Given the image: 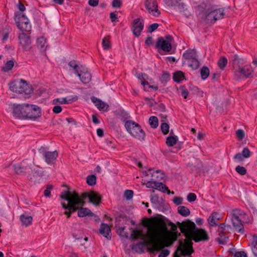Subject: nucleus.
Here are the masks:
<instances>
[{
	"instance_id": "nucleus-1",
	"label": "nucleus",
	"mask_w": 257,
	"mask_h": 257,
	"mask_svg": "<svg viewBox=\"0 0 257 257\" xmlns=\"http://www.w3.org/2000/svg\"><path fill=\"white\" fill-rule=\"evenodd\" d=\"M158 216L144 220L143 225L148 229L146 233L140 230L130 229L131 238L133 240L140 238L143 240L132 245L133 250L142 253L145 246L148 247L151 253L161 250V215L158 214Z\"/></svg>"
},
{
	"instance_id": "nucleus-2",
	"label": "nucleus",
	"mask_w": 257,
	"mask_h": 257,
	"mask_svg": "<svg viewBox=\"0 0 257 257\" xmlns=\"http://www.w3.org/2000/svg\"><path fill=\"white\" fill-rule=\"evenodd\" d=\"M177 225L186 238L179 240V245L173 254L174 257L189 255L193 252L192 240L198 242L207 241L209 239V235L205 229L196 228L195 224L188 219L182 222H177Z\"/></svg>"
},
{
	"instance_id": "nucleus-3",
	"label": "nucleus",
	"mask_w": 257,
	"mask_h": 257,
	"mask_svg": "<svg viewBox=\"0 0 257 257\" xmlns=\"http://www.w3.org/2000/svg\"><path fill=\"white\" fill-rule=\"evenodd\" d=\"M60 197L68 202L67 204L61 203L62 208L65 210L64 214L67 218H70L71 214L77 211L78 205H85L84 199L86 198H88L89 202L96 205H98L101 200L100 195L94 191L84 192L79 195L76 191H63Z\"/></svg>"
},
{
	"instance_id": "nucleus-4",
	"label": "nucleus",
	"mask_w": 257,
	"mask_h": 257,
	"mask_svg": "<svg viewBox=\"0 0 257 257\" xmlns=\"http://www.w3.org/2000/svg\"><path fill=\"white\" fill-rule=\"evenodd\" d=\"M177 226L171 222L166 217L162 215V257H166L170 254V250L165 247L172 245L180 233L175 232Z\"/></svg>"
},
{
	"instance_id": "nucleus-5",
	"label": "nucleus",
	"mask_w": 257,
	"mask_h": 257,
	"mask_svg": "<svg viewBox=\"0 0 257 257\" xmlns=\"http://www.w3.org/2000/svg\"><path fill=\"white\" fill-rule=\"evenodd\" d=\"M13 114L14 117L22 119L35 120L41 116V109L37 105L24 103L14 104Z\"/></svg>"
},
{
	"instance_id": "nucleus-6",
	"label": "nucleus",
	"mask_w": 257,
	"mask_h": 257,
	"mask_svg": "<svg viewBox=\"0 0 257 257\" xmlns=\"http://www.w3.org/2000/svg\"><path fill=\"white\" fill-rule=\"evenodd\" d=\"M199 7L205 10V11L203 13V16L208 21L215 22L218 20L223 19L225 15L224 9L223 8L213 9L210 8L207 4L204 3L200 5Z\"/></svg>"
},
{
	"instance_id": "nucleus-7",
	"label": "nucleus",
	"mask_w": 257,
	"mask_h": 257,
	"mask_svg": "<svg viewBox=\"0 0 257 257\" xmlns=\"http://www.w3.org/2000/svg\"><path fill=\"white\" fill-rule=\"evenodd\" d=\"M127 131L134 138L139 140H144L145 133L140 125L132 120H127L124 124Z\"/></svg>"
},
{
	"instance_id": "nucleus-8",
	"label": "nucleus",
	"mask_w": 257,
	"mask_h": 257,
	"mask_svg": "<svg viewBox=\"0 0 257 257\" xmlns=\"http://www.w3.org/2000/svg\"><path fill=\"white\" fill-rule=\"evenodd\" d=\"M15 20L18 28L21 31L29 32L31 30V25L29 20L23 13H16Z\"/></svg>"
},
{
	"instance_id": "nucleus-9",
	"label": "nucleus",
	"mask_w": 257,
	"mask_h": 257,
	"mask_svg": "<svg viewBox=\"0 0 257 257\" xmlns=\"http://www.w3.org/2000/svg\"><path fill=\"white\" fill-rule=\"evenodd\" d=\"M244 211L236 209L233 211L231 221L235 229L240 233H243L244 230L241 220V217L245 215Z\"/></svg>"
},
{
	"instance_id": "nucleus-10",
	"label": "nucleus",
	"mask_w": 257,
	"mask_h": 257,
	"mask_svg": "<svg viewBox=\"0 0 257 257\" xmlns=\"http://www.w3.org/2000/svg\"><path fill=\"white\" fill-rule=\"evenodd\" d=\"M173 41V38L170 35H167L164 37H162V55H165L168 53L169 54H174L175 49H173L172 42Z\"/></svg>"
},
{
	"instance_id": "nucleus-11",
	"label": "nucleus",
	"mask_w": 257,
	"mask_h": 257,
	"mask_svg": "<svg viewBox=\"0 0 257 257\" xmlns=\"http://www.w3.org/2000/svg\"><path fill=\"white\" fill-rule=\"evenodd\" d=\"M234 70V76L237 79H243L244 77L247 78L253 72L251 67L248 66H244L243 67L238 66Z\"/></svg>"
},
{
	"instance_id": "nucleus-12",
	"label": "nucleus",
	"mask_w": 257,
	"mask_h": 257,
	"mask_svg": "<svg viewBox=\"0 0 257 257\" xmlns=\"http://www.w3.org/2000/svg\"><path fill=\"white\" fill-rule=\"evenodd\" d=\"M14 167L17 174H25L33 172L32 168L27 161H23L20 164L14 165Z\"/></svg>"
},
{
	"instance_id": "nucleus-13",
	"label": "nucleus",
	"mask_w": 257,
	"mask_h": 257,
	"mask_svg": "<svg viewBox=\"0 0 257 257\" xmlns=\"http://www.w3.org/2000/svg\"><path fill=\"white\" fill-rule=\"evenodd\" d=\"M230 228L229 225H226L225 223L219 224L218 232L220 237L217 238V240L220 244H224L227 241L228 237L225 236L224 233L228 232V229Z\"/></svg>"
},
{
	"instance_id": "nucleus-14",
	"label": "nucleus",
	"mask_w": 257,
	"mask_h": 257,
	"mask_svg": "<svg viewBox=\"0 0 257 257\" xmlns=\"http://www.w3.org/2000/svg\"><path fill=\"white\" fill-rule=\"evenodd\" d=\"M145 8L154 16H157L160 14L158 9L157 1L156 0H146L145 3Z\"/></svg>"
},
{
	"instance_id": "nucleus-15",
	"label": "nucleus",
	"mask_w": 257,
	"mask_h": 257,
	"mask_svg": "<svg viewBox=\"0 0 257 257\" xmlns=\"http://www.w3.org/2000/svg\"><path fill=\"white\" fill-rule=\"evenodd\" d=\"M79 71L77 73V75L83 83H88L91 79L90 73L87 71L86 68L82 65L79 67Z\"/></svg>"
},
{
	"instance_id": "nucleus-16",
	"label": "nucleus",
	"mask_w": 257,
	"mask_h": 257,
	"mask_svg": "<svg viewBox=\"0 0 257 257\" xmlns=\"http://www.w3.org/2000/svg\"><path fill=\"white\" fill-rule=\"evenodd\" d=\"M19 39L23 48L25 50H29L31 43L29 34L22 33L19 35Z\"/></svg>"
},
{
	"instance_id": "nucleus-17",
	"label": "nucleus",
	"mask_w": 257,
	"mask_h": 257,
	"mask_svg": "<svg viewBox=\"0 0 257 257\" xmlns=\"http://www.w3.org/2000/svg\"><path fill=\"white\" fill-rule=\"evenodd\" d=\"M144 28L143 21L141 22L140 18H137L134 20L133 23V34L137 37L140 35L142 31Z\"/></svg>"
},
{
	"instance_id": "nucleus-18",
	"label": "nucleus",
	"mask_w": 257,
	"mask_h": 257,
	"mask_svg": "<svg viewBox=\"0 0 257 257\" xmlns=\"http://www.w3.org/2000/svg\"><path fill=\"white\" fill-rule=\"evenodd\" d=\"M143 173L145 176H151V178L150 181H159V179L161 176L160 170H155L154 168H149L148 171H144Z\"/></svg>"
},
{
	"instance_id": "nucleus-19",
	"label": "nucleus",
	"mask_w": 257,
	"mask_h": 257,
	"mask_svg": "<svg viewBox=\"0 0 257 257\" xmlns=\"http://www.w3.org/2000/svg\"><path fill=\"white\" fill-rule=\"evenodd\" d=\"M251 152L247 148L245 147L242 151L241 153H237L234 156V159L237 161L242 162L244 159L248 158L250 157Z\"/></svg>"
},
{
	"instance_id": "nucleus-20",
	"label": "nucleus",
	"mask_w": 257,
	"mask_h": 257,
	"mask_svg": "<svg viewBox=\"0 0 257 257\" xmlns=\"http://www.w3.org/2000/svg\"><path fill=\"white\" fill-rule=\"evenodd\" d=\"M44 156L46 162L48 164H53L58 157V153L56 151L53 152H45Z\"/></svg>"
},
{
	"instance_id": "nucleus-21",
	"label": "nucleus",
	"mask_w": 257,
	"mask_h": 257,
	"mask_svg": "<svg viewBox=\"0 0 257 257\" xmlns=\"http://www.w3.org/2000/svg\"><path fill=\"white\" fill-rule=\"evenodd\" d=\"M77 99L78 97L76 95L74 96H68L67 97L59 98L54 99L53 100V103L56 104L57 102H59L60 104H68L75 101Z\"/></svg>"
},
{
	"instance_id": "nucleus-22",
	"label": "nucleus",
	"mask_w": 257,
	"mask_h": 257,
	"mask_svg": "<svg viewBox=\"0 0 257 257\" xmlns=\"http://www.w3.org/2000/svg\"><path fill=\"white\" fill-rule=\"evenodd\" d=\"M84 205H78V216L80 217H84L86 216H93L94 213L87 208L83 207Z\"/></svg>"
},
{
	"instance_id": "nucleus-23",
	"label": "nucleus",
	"mask_w": 257,
	"mask_h": 257,
	"mask_svg": "<svg viewBox=\"0 0 257 257\" xmlns=\"http://www.w3.org/2000/svg\"><path fill=\"white\" fill-rule=\"evenodd\" d=\"M110 231V228L107 224L104 223L101 224L99 229V232L103 236L107 238V239H110L111 236L109 235V233Z\"/></svg>"
},
{
	"instance_id": "nucleus-24",
	"label": "nucleus",
	"mask_w": 257,
	"mask_h": 257,
	"mask_svg": "<svg viewBox=\"0 0 257 257\" xmlns=\"http://www.w3.org/2000/svg\"><path fill=\"white\" fill-rule=\"evenodd\" d=\"M91 100L100 110L107 109L108 105L102 101L100 99H98L94 96H92L91 98Z\"/></svg>"
},
{
	"instance_id": "nucleus-25",
	"label": "nucleus",
	"mask_w": 257,
	"mask_h": 257,
	"mask_svg": "<svg viewBox=\"0 0 257 257\" xmlns=\"http://www.w3.org/2000/svg\"><path fill=\"white\" fill-rule=\"evenodd\" d=\"M151 202L153 206L156 208H159L161 207V200L159 195L153 191L151 194Z\"/></svg>"
},
{
	"instance_id": "nucleus-26",
	"label": "nucleus",
	"mask_w": 257,
	"mask_h": 257,
	"mask_svg": "<svg viewBox=\"0 0 257 257\" xmlns=\"http://www.w3.org/2000/svg\"><path fill=\"white\" fill-rule=\"evenodd\" d=\"M22 79L16 80L10 84V88L11 90L16 93H20L22 91L21 87L22 86Z\"/></svg>"
},
{
	"instance_id": "nucleus-27",
	"label": "nucleus",
	"mask_w": 257,
	"mask_h": 257,
	"mask_svg": "<svg viewBox=\"0 0 257 257\" xmlns=\"http://www.w3.org/2000/svg\"><path fill=\"white\" fill-rule=\"evenodd\" d=\"M21 89H22V91H20V94H29L33 91L32 86L26 81L23 80H22Z\"/></svg>"
},
{
	"instance_id": "nucleus-28",
	"label": "nucleus",
	"mask_w": 257,
	"mask_h": 257,
	"mask_svg": "<svg viewBox=\"0 0 257 257\" xmlns=\"http://www.w3.org/2000/svg\"><path fill=\"white\" fill-rule=\"evenodd\" d=\"M46 39L44 37H41L37 39V47L42 52H45L48 45L46 44Z\"/></svg>"
},
{
	"instance_id": "nucleus-29",
	"label": "nucleus",
	"mask_w": 257,
	"mask_h": 257,
	"mask_svg": "<svg viewBox=\"0 0 257 257\" xmlns=\"http://www.w3.org/2000/svg\"><path fill=\"white\" fill-rule=\"evenodd\" d=\"M220 218L219 215L218 213L214 212L211 213V215L208 219V221L211 226H215L218 225L217 220Z\"/></svg>"
},
{
	"instance_id": "nucleus-30",
	"label": "nucleus",
	"mask_w": 257,
	"mask_h": 257,
	"mask_svg": "<svg viewBox=\"0 0 257 257\" xmlns=\"http://www.w3.org/2000/svg\"><path fill=\"white\" fill-rule=\"evenodd\" d=\"M183 57L185 59L192 60L197 57V56L194 50H188L183 54Z\"/></svg>"
},
{
	"instance_id": "nucleus-31",
	"label": "nucleus",
	"mask_w": 257,
	"mask_h": 257,
	"mask_svg": "<svg viewBox=\"0 0 257 257\" xmlns=\"http://www.w3.org/2000/svg\"><path fill=\"white\" fill-rule=\"evenodd\" d=\"M146 185L148 188H152L161 191V182L159 181H148Z\"/></svg>"
},
{
	"instance_id": "nucleus-32",
	"label": "nucleus",
	"mask_w": 257,
	"mask_h": 257,
	"mask_svg": "<svg viewBox=\"0 0 257 257\" xmlns=\"http://www.w3.org/2000/svg\"><path fill=\"white\" fill-rule=\"evenodd\" d=\"M163 118L166 119L167 116H163L162 115V133L164 135H167L169 132L170 126L168 123L164 122V120Z\"/></svg>"
},
{
	"instance_id": "nucleus-33",
	"label": "nucleus",
	"mask_w": 257,
	"mask_h": 257,
	"mask_svg": "<svg viewBox=\"0 0 257 257\" xmlns=\"http://www.w3.org/2000/svg\"><path fill=\"white\" fill-rule=\"evenodd\" d=\"M251 248L253 255L257 257V234H254L252 236Z\"/></svg>"
},
{
	"instance_id": "nucleus-34",
	"label": "nucleus",
	"mask_w": 257,
	"mask_h": 257,
	"mask_svg": "<svg viewBox=\"0 0 257 257\" xmlns=\"http://www.w3.org/2000/svg\"><path fill=\"white\" fill-rule=\"evenodd\" d=\"M20 220L24 225L27 226L32 223L33 218L31 216L22 214L20 216Z\"/></svg>"
},
{
	"instance_id": "nucleus-35",
	"label": "nucleus",
	"mask_w": 257,
	"mask_h": 257,
	"mask_svg": "<svg viewBox=\"0 0 257 257\" xmlns=\"http://www.w3.org/2000/svg\"><path fill=\"white\" fill-rule=\"evenodd\" d=\"M178 213L183 216H187L190 214V210L184 206H179L178 207Z\"/></svg>"
},
{
	"instance_id": "nucleus-36",
	"label": "nucleus",
	"mask_w": 257,
	"mask_h": 257,
	"mask_svg": "<svg viewBox=\"0 0 257 257\" xmlns=\"http://www.w3.org/2000/svg\"><path fill=\"white\" fill-rule=\"evenodd\" d=\"M184 73L181 71H177L174 74L173 79L177 82H180L181 81L184 80Z\"/></svg>"
},
{
	"instance_id": "nucleus-37",
	"label": "nucleus",
	"mask_w": 257,
	"mask_h": 257,
	"mask_svg": "<svg viewBox=\"0 0 257 257\" xmlns=\"http://www.w3.org/2000/svg\"><path fill=\"white\" fill-rule=\"evenodd\" d=\"M149 123L152 128H156L159 125L158 118L156 116H152L149 119Z\"/></svg>"
},
{
	"instance_id": "nucleus-38",
	"label": "nucleus",
	"mask_w": 257,
	"mask_h": 257,
	"mask_svg": "<svg viewBox=\"0 0 257 257\" xmlns=\"http://www.w3.org/2000/svg\"><path fill=\"white\" fill-rule=\"evenodd\" d=\"M178 138L176 136H169L167 138L166 143L168 146L171 147L175 145L177 142Z\"/></svg>"
},
{
	"instance_id": "nucleus-39",
	"label": "nucleus",
	"mask_w": 257,
	"mask_h": 257,
	"mask_svg": "<svg viewBox=\"0 0 257 257\" xmlns=\"http://www.w3.org/2000/svg\"><path fill=\"white\" fill-rule=\"evenodd\" d=\"M209 69L207 67L203 66L200 70L201 78L203 80L206 79L209 75Z\"/></svg>"
},
{
	"instance_id": "nucleus-40",
	"label": "nucleus",
	"mask_w": 257,
	"mask_h": 257,
	"mask_svg": "<svg viewBox=\"0 0 257 257\" xmlns=\"http://www.w3.org/2000/svg\"><path fill=\"white\" fill-rule=\"evenodd\" d=\"M102 45L104 50H108L110 48L111 44L109 40V36L104 37L102 39Z\"/></svg>"
},
{
	"instance_id": "nucleus-41",
	"label": "nucleus",
	"mask_w": 257,
	"mask_h": 257,
	"mask_svg": "<svg viewBox=\"0 0 257 257\" xmlns=\"http://www.w3.org/2000/svg\"><path fill=\"white\" fill-rule=\"evenodd\" d=\"M227 59L225 57H222L219 59L217 64L221 70H223L227 65Z\"/></svg>"
},
{
	"instance_id": "nucleus-42",
	"label": "nucleus",
	"mask_w": 257,
	"mask_h": 257,
	"mask_svg": "<svg viewBox=\"0 0 257 257\" xmlns=\"http://www.w3.org/2000/svg\"><path fill=\"white\" fill-rule=\"evenodd\" d=\"M87 183L90 186H93L96 184V177L94 175H89L86 179Z\"/></svg>"
},
{
	"instance_id": "nucleus-43",
	"label": "nucleus",
	"mask_w": 257,
	"mask_h": 257,
	"mask_svg": "<svg viewBox=\"0 0 257 257\" xmlns=\"http://www.w3.org/2000/svg\"><path fill=\"white\" fill-rule=\"evenodd\" d=\"M179 9L181 12L183 13L186 17H188L191 15V12L185 8L184 4H179Z\"/></svg>"
},
{
	"instance_id": "nucleus-44",
	"label": "nucleus",
	"mask_w": 257,
	"mask_h": 257,
	"mask_svg": "<svg viewBox=\"0 0 257 257\" xmlns=\"http://www.w3.org/2000/svg\"><path fill=\"white\" fill-rule=\"evenodd\" d=\"M14 65V62L13 60H9L5 65L3 69L5 71H8L12 69Z\"/></svg>"
},
{
	"instance_id": "nucleus-45",
	"label": "nucleus",
	"mask_w": 257,
	"mask_h": 257,
	"mask_svg": "<svg viewBox=\"0 0 257 257\" xmlns=\"http://www.w3.org/2000/svg\"><path fill=\"white\" fill-rule=\"evenodd\" d=\"M68 65L70 67L73 68V69L75 70V72L76 74H77V73L79 72V67H80V66H78L77 65L76 61H75V60L71 61L69 63Z\"/></svg>"
},
{
	"instance_id": "nucleus-46",
	"label": "nucleus",
	"mask_w": 257,
	"mask_h": 257,
	"mask_svg": "<svg viewBox=\"0 0 257 257\" xmlns=\"http://www.w3.org/2000/svg\"><path fill=\"white\" fill-rule=\"evenodd\" d=\"M191 60V62L189 64V66L191 67L193 69H197L199 66L200 63L197 57Z\"/></svg>"
},
{
	"instance_id": "nucleus-47",
	"label": "nucleus",
	"mask_w": 257,
	"mask_h": 257,
	"mask_svg": "<svg viewBox=\"0 0 257 257\" xmlns=\"http://www.w3.org/2000/svg\"><path fill=\"white\" fill-rule=\"evenodd\" d=\"M235 171L241 175H244L246 173V169L240 166H236L235 168Z\"/></svg>"
},
{
	"instance_id": "nucleus-48",
	"label": "nucleus",
	"mask_w": 257,
	"mask_h": 257,
	"mask_svg": "<svg viewBox=\"0 0 257 257\" xmlns=\"http://www.w3.org/2000/svg\"><path fill=\"white\" fill-rule=\"evenodd\" d=\"M124 227H118L117 229V233L119 235L123 236L125 238H128V234L124 232Z\"/></svg>"
},
{
	"instance_id": "nucleus-49",
	"label": "nucleus",
	"mask_w": 257,
	"mask_h": 257,
	"mask_svg": "<svg viewBox=\"0 0 257 257\" xmlns=\"http://www.w3.org/2000/svg\"><path fill=\"white\" fill-rule=\"evenodd\" d=\"M134 195V192L132 190H126L124 193V196L128 200L132 199Z\"/></svg>"
},
{
	"instance_id": "nucleus-50",
	"label": "nucleus",
	"mask_w": 257,
	"mask_h": 257,
	"mask_svg": "<svg viewBox=\"0 0 257 257\" xmlns=\"http://www.w3.org/2000/svg\"><path fill=\"white\" fill-rule=\"evenodd\" d=\"M240 60V59L237 55H234L233 56V59L232 60L233 69L236 68V67L239 66L238 64Z\"/></svg>"
},
{
	"instance_id": "nucleus-51",
	"label": "nucleus",
	"mask_w": 257,
	"mask_h": 257,
	"mask_svg": "<svg viewBox=\"0 0 257 257\" xmlns=\"http://www.w3.org/2000/svg\"><path fill=\"white\" fill-rule=\"evenodd\" d=\"M180 90H181V93L184 99H186L189 94V92L187 89L183 86L180 87Z\"/></svg>"
},
{
	"instance_id": "nucleus-52",
	"label": "nucleus",
	"mask_w": 257,
	"mask_h": 257,
	"mask_svg": "<svg viewBox=\"0 0 257 257\" xmlns=\"http://www.w3.org/2000/svg\"><path fill=\"white\" fill-rule=\"evenodd\" d=\"M159 25L157 23H154L152 25H151L147 30V32L149 33H151L153 32L155 30H156L158 27Z\"/></svg>"
},
{
	"instance_id": "nucleus-53",
	"label": "nucleus",
	"mask_w": 257,
	"mask_h": 257,
	"mask_svg": "<svg viewBox=\"0 0 257 257\" xmlns=\"http://www.w3.org/2000/svg\"><path fill=\"white\" fill-rule=\"evenodd\" d=\"M236 137L239 140H242L244 137V131L241 129L237 130L236 132Z\"/></svg>"
},
{
	"instance_id": "nucleus-54",
	"label": "nucleus",
	"mask_w": 257,
	"mask_h": 257,
	"mask_svg": "<svg viewBox=\"0 0 257 257\" xmlns=\"http://www.w3.org/2000/svg\"><path fill=\"white\" fill-rule=\"evenodd\" d=\"M197 197L195 194L189 193L187 197V199L189 202H193L196 200Z\"/></svg>"
},
{
	"instance_id": "nucleus-55",
	"label": "nucleus",
	"mask_w": 257,
	"mask_h": 257,
	"mask_svg": "<svg viewBox=\"0 0 257 257\" xmlns=\"http://www.w3.org/2000/svg\"><path fill=\"white\" fill-rule=\"evenodd\" d=\"M53 186L51 184H47L46 189L44 191V194L45 196L49 197L50 195V190L52 189Z\"/></svg>"
},
{
	"instance_id": "nucleus-56",
	"label": "nucleus",
	"mask_w": 257,
	"mask_h": 257,
	"mask_svg": "<svg viewBox=\"0 0 257 257\" xmlns=\"http://www.w3.org/2000/svg\"><path fill=\"white\" fill-rule=\"evenodd\" d=\"M179 0H170L169 1H168L167 0H164V2L165 3L169 6H175L177 4H179Z\"/></svg>"
},
{
	"instance_id": "nucleus-57",
	"label": "nucleus",
	"mask_w": 257,
	"mask_h": 257,
	"mask_svg": "<svg viewBox=\"0 0 257 257\" xmlns=\"http://www.w3.org/2000/svg\"><path fill=\"white\" fill-rule=\"evenodd\" d=\"M122 5L121 1L120 0H113L112 2V7L115 8H119Z\"/></svg>"
},
{
	"instance_id": "nucleus-58",
	"label": "nucleus",
	"mask_w": 257,
	"mask_h": 257,
	"mask_svg": "<svg viewBox=\"0 0 257 257\" xmlns=\"http://www.w3.org/2000/svg\"><path fill=\"white\" fill-rule=\"evenodd\" d=\"M173 201L174 204L176 205H179L182 203L183 198L179 197H175L174 198Z\"/></svg>"
},
{
	"instance_id": "nucleus-59",
	"label": "nucleus",
	"mask_w": 257,
	"mask_h": 257,
	"mask_svg": "<svg viewBox=\"0 0 257 257\" xmlns=\"http://www.w3.org/2000/svg\"><path fill=\"white\" fill-rule=\"evenodd\" d=\"M142 84L144 86L145 90H149V88L153 87L149 84L148 82L145 79H144V80H142Z\"/></svg>"
},
{
	"instance_id": "nucleus-60",
	"label": "nucleus",
	"mask_w": 257,
	"mask_h": 257,
	"mask_svg": "<svg viewBox=\"0 0 257 257\" xmlns=\"http://www.w3.org/2000/svg\"><path fill=\"white\" fill-rule=\"evenodd\" d=\"M234 257H247L246 253L243 251H236L234 254Z\"/></svg>"
},
{
	"instance_id": "nucleus-61",
	"label": "nucleus",
	"mask_w": 257,
	"mask_h": 257,
	"mask_svg": "<svg viewBox=\"0 0 257 257\" xmlns=\"http://www.w3.org/2000/svg\"><path fill=\"white\" fill-rule=\"evenodd\" d=\"M17 7L20 11L19 12H21L22 13H23L24 11L26 10L24 5L21 2H19L17 5Z\"/></svg>"
},
{
	"instance_id": "nucleus-62",
	"label": "nucleus",
	"mask_w": 257,
	"mask_h": 257,
	"mask_svg": "<svg viewBox=\"0 0 257 257\" xmlns=\"http://www.w3.org/2000/svg\"><path fill=\"white\" fill-rule=\"evenodd\" d=\"M162 192L167 193L168 194H171V191L168 189L167 186L163 183H162Z\"/></svg>"
},
{
	"instance_id": "nucleus-63",
	"label": "nucleus",
	"mask_w": 257,
	"mask_h": 257,
	"mask_svg": "<svg viewBox=\"0 0 257 257\" xmlns=\"http://www.w3.org/2000/svg\"><path fill=\"white\" fill-rule=\"evenodd\" d=\"M110 18L112 22L118 21L117 15L114 13L111 12L110 14Z\"/></svg>"
},
{
	"instance_id": "nucleus-64",
	"label": "nucleus",
	"mask_w": 257,
	"mask_h": 257,
	"mask_svg": "<svg viewBox=\"0 0 257 257\" xmlns=\"http://www.w3.org/2000/svg\"><path fill=\"white\" fill-rule=\"evenodd\" d=\"M99 0H89L88 4L89 6L95 7L98 5Z\"/></svg>"
}]
</instances>
